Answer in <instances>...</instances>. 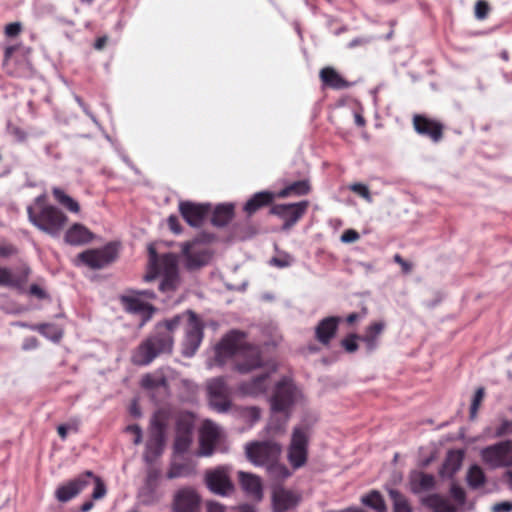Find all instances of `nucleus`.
I'll use <instances>...</instances> for the list:
<instances>
[{
  "label": "nucleus",
  "instance_id": "nucleus-1",
  "mask_svg": "<svg viewBox=\"0 0 512 512\" xmlns=\"http://www.w3.org/2000/svg\"><path fill=\"white\" fill-rule=\"evenodd\" d=\"M233 357L236 370L240 373H249L261 366L258 347L248 344L245 335L239 331H231L216 347V361L224 364L227 358Z\"/></svg>",
  "mask_w": 512,
  "mask_h": 512
},
{
  "label": "nucleus",
  "instance_id": "nucleus-2",
  "mask_svg": "<svg viewBox=\"0 0 512 512\" xmlns=\"http://www.w3.org/2000/svg\"><path fill=\"white\" fill-rule=\"evenodd\" d=\"M44 194L38 196L34 204L28 206V219L32 225L43 233L58 237L68 223L67 215L58 207L47 204Z\"/></svg>",
  "mask_w": 512,
  "mask_h": 512
},
{
  "label": "nucleus",
  "instance_id": "nucleus-3",
  "mask_svg": "<svg viewBox=\"0 0 512 512\" xmlns=\"http://www.w3.org/2000/svg\"><path fill=\"white\" fill-rule=\"evenodd\" d=\"M149 272L144 276L145 281H152L157 276L162 277L159 289L162 292H173L180 284L178 257L172 253L158 256L154 245H149Z\"/></svg>",
  "mask_w": 512,
  "mask_h": 512
},
{
  "label": "nucleus",
  "instance_id": "nucleus-4",
  "mask_svg": "<svg viewBox=\"0 0 512 512\" xmlns=\"http://www.w3.org/2000/svg\"><path fill=\"white\" fill-rule=\"evenodd\" d=\"M187 319V313L182 316L165 321L164 330L158 331L154 336L144 341L132 356V360L137 365H147L151 363L158 355L170 353L173 348V337L171 332L178 326L182 319Z\"/></svg>",
  "mask_w": 512,
  "mask_h": 512
},
{
  "label": "nucleus",
  "instance_id": "nucleus-5",
  "mask_svg": "<svg viewBox=\"0 0 512 512\" xmlns=\"http://www.w3.org/2000/svg\"><path fill=\"white\" fill-rule=\"evenodd\" d=\"M91 483L94 484L92 498L94 500L102 499L107 493L106 486L104 482L91 471H86L77 478L59 486L55 492V496L59 502H67L77 496Z\"/></svg>",
  "mask_w": 512,
  "mask_h": 512
},
{
  "label": "nucleus",
  "instance_id": "nucleus-6",
  "mask_svg": "<svg viewBox=\"0 0 512 512\" xmlns=\"http://www.w3.org/2000/svg\"><path fill=\"white\" fill-rule=\"evenodd\" d=\"M246 459L254 466L264 467L274 459H280L282 446L274 440H254L244 445Z\"/></svg>",
  "mask_w": 512,
  "mask_h": 512
},
{
  "label": "nucleus",
  "instance_id": "nucleus-7",
  "mask_svg": "<svg viewBox=\"0 0 512 512\" xmlns=\"http://www.w3.org/2000/svg\"><path fill=\"white\" fill-rule=\"evenodd\" d=\"M184 266L188 270H197L207 265L212 257L210 249L199 239L181 245Z\"/></svg>",
  "mask_w": 512,
  "mask_h": 512
},
{
  "label": "nucleus",
  "instance_id": "nucleus-8",
  "mask_svg": "<svg viewBox=\"0 0 512 512\" xmlns=\"http://www.w3.org/2000/svg\"><path fill=\"white\" fill-rule=\"evenodd\" d=\"M308 443L309 429L302 426L295 427L288 448V460L294 469H298L306 464Z\"/></svg>",
  "mask_w": 512,
  "mask_h": 512
},
{
  "label": "nucleus",
  "instance_id": "nucleus-9",
  "mask_svg": "<svg viewBox=\"0 0 512 512\" xmlns=\"http://www.w3.org/2000/svg\"><path fill=\"white\" fill-rule=\"evenodd\" d=\"M482 461L491 468L512 466V441H503L483 448Z\"/></svg>",
  "mask_w": 512,
  "mask_h": 512
},
{
  "label": "nucleus",
  "instance_id": "nucleus-10",
  "mask_svg": "<svg viewBox=\"0 0 512 512\" xmlns=\"http://www.w3.org/2000/svg\"><path fill=\"white\" fill-rule=\"evenodd\" d=\"M300 392L288 379H284L276 385L274 394L270 400L271 410L275 412H287L296 403Z\"/></svg>",
  "mask_w": 512,
  "mask_h": 512
},
{
  "label": "nucleus",
  "instance_id": "nucleus-11",
  "mask_svg": "<svg viewBox=\"0 0 512 512\" xmlns=\"http://www.w3.org/2000/svg\"><path fill=\"white\" fill-rule=\"evenodd\" d=\"M202 329V324L195 313L188 311L183 340V354L185 356L191 357L197 351L203 337Z\"/></svg>",
  "mask_w": 512,
  "mask_h": 512
},
{
  "label": "nucleus",
  "instance_id": "nucleus-12",
  "mask_svg": "<svg viewBox=\"0 0 512 512\" xmlns=\"http://www.w3.org/2000/svg\"><path fill=\"white\" fill-rule=\"evenodd\" d=\"M115 245L108 244L101 249H89L78 255V259L92 269H100L116 259Z\"/></svg>",
  "mask_w": 512,
  "mask_h": 512
},
{
  "label": "nucleus",
  "instance_id": "nucleus-13",
  "mask_svg": "<svg viewBox=\"0 0 512 512\" xmlns=\"http://www.w3.org/2000/svg\"><path fill=\"white\" fill-rule=\"evenodd\" d=\"M164 444V424L155 415L151 420L150 437L146 443V452L144 458L146 461L151 462L162 452Z\"/></svg>",
  "mask_w": 512,
  "mask_h": 512
},
{
  "label": "nucleus",
  "instance_id": "nucleus-14",
  "mask_svg": "<svg viewBox=\"0 0 512 512\" xmlns=\"http://www.w3.org/2000/svg\"><path fill=\"white\" fill-rule=\"evenodd\" d=\"M201 498L192 488L178 490L173 497L172 512H200Z\"/></svg>",
  "mask_w": 512,
  "mask_h": 512
},
{
  "label": "nucleus",
  "instance_id": "nucleus-15",
  "mask_svg": "<svg viewBox=\"0 0 512 512\" xmlns=\"http://www.w3.org/2000/svg\"><path fill=\"white\" fill-rule=\"evenodd\" d=\"M210 405L218 412H226L230 407L229 389L222 378L212 379L208 383Z\"/></svg>",
  "mask_w": 512,
  "mask_h": 512
},
{
  "label": "nucleus",
  "instance_id": "nucleus-16",
  "mask_svg": "<svg viewBox=\"0 0 512 512\" xmlns=\"http://www.w3.org/2000/svg\"><path fill=\"white\" fill-rule=\"evenodd\" d=\"M205 480L208 488L215 494L227 496L234 490L228 470L225 467H219L208 471L206 473Z\"/></svg>",
  "mask_w": 512,
  "mask_h": 512
},
{
  "label": "nucleus",
  "instance_id": "nucleus-17",
  "mask_svg": "<svg viewBox=\"0 0 512 512\" xmlns=\"http://www.w3.org/2000/svg\"><path fill=\"white\" fill-rule=\"evenodd\" d=\"M276 371L275 365H270L264 369V372L250 381L242 382L238 387V392L243 396L256 397L266 392L270 385V374Z\"/></svg>",
  "mask_w": 512,
  "mask_h": 512
},
{
  "label": "nucleus",
  "instance_id": "nucleus-18",
  "mask_svg": "<svg viewBox=\"0 0 512 512\" xmlns=\"http://www.w3.org/2000/svg\"><path fill=\"white\" fill-rule=\"evenodd\" d=\"M276 371L275 365H270L264 369V372L250 381L242 382L238 387V392L243 396L256 397L266 392L270 385V374Z\"/></svg>",
  "mask_w": 512,
  "mask_h": 512
},
{
  "label": "nucleus",
  "instance_id": "nucleus-19",
  "mask_svg": "<svg viewBox=\"0 0 512 512\" xmlns=\"http://www.w3.org/2000/svg\"><path fill=\"white\" fill-rule=\"evenodd\" d=\"M308 207L307 201L294 204H279L271 208L270 212L285 220L284 228L294 225L305 213Z\"/></svg>",
  "mask_w": 512,
  "mask_h": 512
},
{
  "label": "nucleus",
  "instance_id": "nucleus-20",
  "mask_svg": "<svg viewBox=\"0 0 512 512\" xmlns=\"http://www.w3.org/2000/svg\"><path fill=\"white\" fill-rule=\"evenodd\" d=\"M301 496L283 487H275L272 491L273 512H287L294 509L300 502Z\"/></svg>",
  "mask_w": 512,
  "mask_h": 512
},
{
  "label": "nucleus",
  "instance_id": "nucleus-21",
  "mask_svg": "<svg viewBox=\"0 0 512 512\" xmlns=\"http://www.w3.org/2000/svg\"><path fill=\"white\" fill-rule=\"evenodd\" d=\"M221 435V430L218 425L210 420L204 421L200 429V452L202 456H210L215 448V445Z\"/></svg>",
  "mask_w": 512,
  "mask_h": 512
},
{
  "label": "nucleus",
  "instance_id": "nucleus-22",
  "mask_svg": "<svg viewBox=\"0 0 512 512\" xmlns=\"http://www.w3.org/2000/svg\"><path fill=\"white\" fill-rule=\"evenodd\" d=\"M239 482L245 493L256 501L263 498V487L259 476L244 471L238 472Z\"/></svg>",
  "mask_w": 512,
  "mask_h": 512
},
{
  "label": "nucleus",
  "instance_id": "nucleus-23",
  "mask_svg": "<svg viewBox=\"0 0 512 512\" xmlns=\"http://www.w3.org/2000/svg\"><path fill=\"white\" fill-rule=\"evenodd\" d=\"M179 209L186 222L193 227L200 226L208 212L206 206L194 204L191 202H181Z\"/></svg>",
  "mask_w": 512,
  "mask_h": 512
},
{
  "label": "nucleus",
  "instance_id": "nucleus-24",
  "mask_svg": "<svg viewBox=\"0 0 512 512\" xmlns=\"http://www.w3.org/2000/svg\"><path fill=\"white\" fill-rule=\"evenodd\" d=\"M193 423L190 419H180L177 423V432L174 448L178 453H184L192 442Z\"/></svg>",
  "mask_w": 512,
  "mask_h": 512
},
{
  "label": "nucleus",
  "instance_id": "nucleus-25",
  "mask_svg": "<svg viewBox=\"0 0 512 512\" xmlns=\"http://www.w3.org/2000/svg\"><path fill=\"white\" fill-rule=\"evenodd\" d=\"M340 317H326L321 320L315 328V337L323 345H328L332 338H334Z\"/></svg>",
  "mask_w": 512,
  "mask_h": 512
},
{
  "label": "nucleus",
  "instance_id": "nucleus-26",
  "mask_svg": "<svg viewBox=\"0 0 512 512\" xmlns=\"http://www.w3.org/2000/svg\"><path fill=\"white\" fill-rule=\"evenodd\" d=\"M93 237V233L87 227L75 223L65 232L64 240L69 245L81 246L91 242Z\"/></svg>",
  "mask_w": 512,
  "mask_h": 512
},
{
  "label": "nucleus",
  "instance_id": "nucleus-27",
  "mask_svg": "<svg viewBox=\"0 0 512 512\" xmlns=\"http://www.w3.org/2000/svg\"><path fill=\"white\" fill-rule=\"evenodd\" d=\"M409 486L410 490L415 494L428 492L435 486V477L431 474L414 470L409 474Z\"/></svg>",
  "mask_w": 512,
  "mask_h": 512
},
{
  "label": "nucleus",
  "instance_id": "nucleus-28",
  "mask_svg": "<svg viewBox=\"0 0 512 512\" xmlns=\"http://www.w3.org/2000/svg\"><path fill=\"white\" fill-rule=\"evenodd\" d=\"M415 130L419 134L429 136L433 141L437 142L442 138V125L436 121L429 120L422 116H415L413 119Z\"/></svg>",
  "mask_w": 512,
  "mask_h": 512
},
{
  "label": "nucleus",
  "instance_id": "nucleus-29",
  "mask_svg": "<svg viewBox=\"0 0 512 512\" xmlns=\"http://www.w3.org/2000/svg\"><path fill=\"white\" fill-rule=\"evenodd\" d=\"M30 272L28 266H23L18 275H13L9 269L0 266V286L20 287L27 281Z\"/></svg>",
  "mask_w": 512,
  "mask_h": 512
},
{
  "label": "nucleus",
  "instance_id": "nucleus-30",
  "mask_svg": "<svg viewBox=\"0 0 512 512\" xmlns=\"http://www.w3.org/2000/svg\"><path fill=\"white\" fill-rule=\"evenodd\" d=\"M122 302L127 311L141 314L143 321L150 319L154 312V308L150 304L140 300L138 296H125L122 298Z\"/></svg>",
  "mask_w": 512,
  "mask_h": 512
},
{
  "label": "nucleus",
  "instance_id": "nucleus-31",
  "mask_svg": "<svg viewBox=\"0 0 512 512\" xmlns=\"http://www.w3.org/2000/svg\"><path fill=\"white\" fill-rule=\"evenodd\" d=\"M290 417V411L287 412H275L271 410V417L266 426L268 435L274 437L282 435L286 431V425Z\"/></svg>",
  "mask_w": 512,
  "mask_h": 512
},
{
  "label": "nucleus",
  "instance_id": "nucleus-32",
  "mask_svg": "<svg viewBox=\"0 0 512 512\" xmlns=\"http://www.w3.org/2000/svg\"><path fill=\"white\" fill-rule=\"evenodd\" d=\"M422 503L433 512H456V507L450 501L438 494H431L422 499Z\"/></svg>",
  "mask_w": 512,
  "mask_h": 512
},
{
  "label": "nucleus",
  "instance_id": "nucleus-33",
  "mask_svg": "<svg viewBox=\"0 0 512 512\" xmlns=\"http://www.w3.org/2000/svg\"><path fill=\"white\" fill-rule=\"evenodd\" d=\"M273 194L267 191L256 193L247 201L244 210L248 215L255 213L261 207L268 205L273 200Z\"/></svg>",
  "mask_w": 512,
  "mask_h": 512
},
{
  "label": "nucleus",
  "instance_id": "nucleus-34",
  "mask_svg": "<svg viewBox=\"0 0 512 512\" xmlns=\"http://www.w3.org/2000/svg\"><path fill=\"white\" fill-rule=\"evenodd\" d=\"M385 328L383 321L374 322L367 329L361 340L365 342L368 350H374L377 346L378 337L381 335Z\"/></svg>",
  "mask_w": 512,
  "mask_h": 512
},
{
  "label": "nucleus",
  "instance_id": "nucleus-35",
  "mask_svg": "<svg viewBox=\"0 0 512 512\" xmlns=\"http://www.w3.org/2000/svg\"><path fill=\"white\" fill-rule=\"evenodd\" d=\"M320 78L323 83L335 89L348 87V83L333 68L330 67H326L321 70Z\"/></svg>",
  "mask_w": 512,
  "mask_h": 512
},
{
  "label": "nucleus",
  "instance_id": "nucleus-36",
  "mask_svg": "<svg viewBox=\"0 0 512 512\" xmlns=\"http://www.w3.org/2000/svg\"><path fill=\"white\" fill-rule=\"evenodd\" d=\"M267 474L274 480H284L290 476V471L280 459H274L264 466Z\"/></svg>",
  "mask_w": 512,
  "mask_h": 512
},
{
  "label": "nucleus",
  "instance_id": "nucleus-37",
  "mask_svg": "<svg viewBox=\"0 0 512 512\" xmlns=\"http://www.w3.org/2000/svg\"><path fill=\"white\" fill-rule=\"evenodd\" d=\"M52 193L56 201L65 207L68 211L78 213L80 211L79 203L72 197L67 195L61 188L53 187Z\"/></svg>",
  "mask_w": 512,
  "mask_h": 512
},
{
  "label": "nucleus",
  "instance_id": "nucleus-38",
  "mask_svg": "<svg viewBox=\"0 0 512 512\" xmlns=\"http://www.w3.org/2000/svg\"><path fill=\"white\" fill-rule=\"evenodd\" d=\"M466 481L472 489L482 487L486 482V476L483 469L479 465H472L467 471Z\"/></svg>",
  "mask_w": 512,
  "mask_h": 512
},
{
  "label": "nucleus",
  "instance_id": "nucleus-39",
  "mask_svg": "<svg viewBox=\"0 0 512 512\" xmlns=\"http://www.w3.org/2000/svg\"><path fill=\"white\" fill-rule=\"evenodd\" d=\"M310 191L309 183L305 180L296 181L285 188H283L279 193L278 197L286 198L290 195H306Z\"/></svg>",
  "mask_w": 512,
  "mask_h": 512
},
{
  "label": "nucleus",
  "instance_id": "nucleus-40",
  "mask_svg": "<svg viewBox=\"0 0 512 512\" xmlns=\"http://www.w3.org/2000/svg\"><path fill=\"white\" fill-rule=\"evenodd\" d=\"M232 215V205H219L214 210L212 222L216 226H224L232 218Z\"/></svg>",
  "mask_w": 512,
  "mask_h": 512
},
{
  "label": "nucleus",
  "instance_id": "nucleus-41",
  "mask_svg": "<svg viewBox=\"0 0 512 512\" xmlns=\"http://www.w3.org/2000/svg\"><path fill=\"white\" fill-rule=\"evenodd\" d=\"M361 502L377 512H384L386 510V505L381 494L375 490L362 496Z\"/></svg>",
  "mask_w": 512,
  "mask_h": 512
},
{
  "label": "nucleus",
  "instance_id": "nucleus-42",
  "mask_svg": "<svg viewBox=\"0 0 512 512\" xmlns=\"http://www.w3.org/2000/svg\"><path fill=\"white\" fill-rule=\"evenodd\" d=\"M388 493L393 501L394 512H411V507L402 494L394 489H389Z\"/></svg>",
  "mask_w": 512,
  "mask_h": 512
},
{
  "label": "nucleus",
  "instance_id": "nucleus-43",
  "mask_svg": "<svg viewBox=\"0 0 512 512\" xmlns=\"http://www.w3.org/2000/svg\"><path fill=\"white\" fill-rule=\"evenodd\" d=\"M31 328L39 331L45 337L53 341H58L62 337V331L53 324H40L32 326Z\"/></svg>",
  "mask_w": 512,
  "mask_h": 512
},
{
  "label": "nucleus",
  "instance_id": "nucleus-44",
  "mask_svg": "<svg viewBox=\"0 0 512 512\" xmlns=\"http://www.w3.org/2000/svg\"><path fill=\"white\" fill-rule=\"evenodd\" d=\"M260 416V409L255 406L245 407L240 410V417L250 426L259 421Z\"/></svg>",
  "mask_w": 512,
  "mask_h": 512
},
{
  "label": "nucleus",
  "instance_id": "nucleus-45",
  "mask_svg": "<svg viewBox=\"0 0 512 512\" xmlns=\"http://www.w3.org/2000/svg\"><path fill=\"white\" fill-rule=\"evenodd\" d=\"M485 390L483 387H479L472 399L471 407H470V419H475L477 416L478 409L484 399Z\"/></svg>",
  "mask_w": 512,
  "mask_h": 512
},
{
  "label": "nucleus",
  "instance_id": "nucleus-46",
  "mask_svg": "<svg viewBox=\"0 0 512 512\" xmlns=\"http://www.w3.org/2000/svg\"><path fill=\"white\" fill-rule=\"evenodd\" d=\"M350 190L364 198L367 202H372V197L367 185L362 183H354L350 185Z\"/></svg>",
  "mask_w": 512,
  "mask_h": 512
},
{
  "label": "nucleus",
  "instance_id": "nucleus-47",
  "mask_svg": "<svg viewBox=\"0 0 512 512\" xmlns=\"http://www.w3.org/2000/svg\"><path fill=\"white\" fill-rule=\"evenodd\" d=\"M461 462L462 456L460 454L450 453L447 458L446 466L450 469L451 473H455L460 468Z\"/></svg>",
  "mask_w": 512,
  "mask_h": 512
},
{
  "label": "nucleus",
  "instance_id": "nucleus-48",
  "mask_svg": "<svg viewBox=\"0 0 512 512\" xmlns=\"http://www.w3.org/2000/svg\"><path fill=\"white\" fill-rule=\"evenodd\" d=\"M125 432L129 433L133 436L132 442L135 445H139L142 442L143 434H142V429L140 428L139 425H137V424L129 425L125 428Z\"/></svg>",
  "mask_w": 512,
  "mask_h": 512
},
{
  "label": "nucleus",
  "instance_id": "nucleus-49",
  "mask_svg": "<svg viewBox=\"0 0 512 512\" xmlns=\"http://www.w3.org/2000/svg\"><path fill=\"white\" fill-rule=\"evenodd\" d=\"M450 494L456 502H458L461 505L464 504L466 499V493L462 487L453 484L450 489Z\"/></svg>",
  "mask_w": 512,
  "mask_h": 512
},
{
  "label": "nucleus",
  "instance_id": "nucleus-50",
  "mask_svg": "<svg viewBox=\"0 0 512 512\" xmlns=\"http://www.w3.org/2000/svg\"><path fill=\"white\" fill-rule=\"evenodd\" d=\"M185 472H186L185 466L180 465V464H173L167 473V477L169 479H175V478L184 476Z\"/></svg>",
  "mask_w": 512,
  "mask_h": 512
},
{
  "label": "nucleus",
  "instance_id": "nucleus-51",
  "mask_svg": "<svg viewBox=\"0 0 512 512\" xmlns=\"http://www.w3.org/2000/svg\"><path fill=\"white\" fill-rule=\"evenodd\" d=\"M489 12V6L485 1L479 0L475 5V16L477 19L486 18Z\"/></svg>",
  "mask_w": 512,
  "mask_h": 512
},
{
  "label": "nucleus",
  "instance_id": "nucleus-52",
  "mask_svg": "<svg viewBox=\"0 0 512 512\" xmlns=\"http://www.w3.org/2000/svg\"><path fill=\"white\" fill-rule=\"evenodd\" d=\"M359 337L357 335H350L349 337L342 340V346L348 351V352H354L357 350L358 345L356 343V340Z\"/></svg>",
  "mask_w": 512,
  "mask_h": 512
},
{
  "label": "nucleus",
  "instance_id": "nucleus-53",
  "mask_svg": "<svg viewBox=\"0 0 512 512\" xmlns=\"http://www.w3.org/2000/svg\"><path fill=\"white\" fill-rule=\"evenodd\" d=\"M510 433H512V421L503 420L501 425L496 429L494 436L500 437Z\"/></svg>",
  "mask_w": 512,
  "mask_h": 512
},
{
  "label": "nucleus",
  "instance_id": "nucleus-54",
  "mask_svg": "<svg viewBox=\"0 0 512 512\" xmlns=\"http://www.w3.org/2000/svg\"><path fill=\"white\" fill-rule=\"evenodd\" d=\"M22 26L19 22H13L5 27V34L8 37H15L21 32Z\"/></svg>",
  "mask_w": 512,
  "mask_h": 512
},
{
  "label": "nucleus",
  "instance_id": "nucleus-55",
  "mask_svg": "<svg viewBox=\"0 0 512 512\" xmlns=\"http://www.w3.org/2000/svg\"><path fill=\"white\" fill-rule=\"evenodd\" d=\"M358 239H359V234L355 230H352V229L346 230L341 235V241L344 243H352V242L357 241Z\"/></svg>",
  "mask_w": 512,
  "mask_h": 512
},
{
  "label": "nucleus",
  "instance_id": "nucleus-56",
  "mask_svg": "<svg viewBox=\"0 0 512 512\" xmlns=\"http://www.w3.org/2000/svg\"><path fill=\"white\" fill-rule=\"evenodd\" d=\"M292 262V259L290 256H283V257H274L272 258L271 260V263L277 267H280V268H283V267H287L291 264Z\"/></svg>",
  "mask_w": 512,
  "mask_h": 512
},
{
  "label": "nucleus",
  "instance_id": "nucleus-57",
  "mask_svg": "<svg viewBox=\"0 0 512 512\" xmlns=\"http://www.w3.org/2000/svg\"><path fill=\"white\" fill-rule=\"evenodd\" d=\"M512 511V502L504 501L496 503L492 507V512H510Z\"/></svg>",
  "mask_w": 512,
  "mask_h": 512
},
{
  "label": "nucleus",
  "instance_id": "nucleus-58",
  "mask_svg": "<svg viewBox=\"0 0 512 512\" xmlns=\"http://www.w3.org/2000/svg\"><path fill=\"white\" fill-rule=\"evenodd\" d=\"M394 261L401 266V268H402L404 273H410L411 272V270H412L411 263H409L406 260H404L399 254H396L394 256Z\"/></svg>",
  "mask_w": 512,
  "mask_h": 512
},
{
  "label": "nucleus",
  "instance_id": "nucleus-59",
  "mask_svg": "<svg viewBox=\"0 0 512 512\" xmlns=\"http://www.w3.org/2000/svg\"><path fill=\"white\" fill-rule=\"evenodd\" d=\"M68 430H77V424H69V425H60L57 428L58 434L62 439H65L67 436Z\"/></svg>",
  "mask_w": 512,
  "mask_h": 512
},
{
  "label": "nucleus",
  "instance_id": "nucleus-60",
  "mask_svg": "<svg viewBox=\"0 0 512 512\" xmlns=\"http://www.w3.org/2000/svg\"><path fill=\"white\" fill-rule=\"evenodd\" d=\"M207 512H226V510L220 503L210 501L207 503Z\"/></svg>",
  "mask_w": 512,
  "mask_h": 512
},
{
  "label": "nucleus",
  "instance_id": "nucleus-61",
  "mask_svg": "<svg viewBox=\"0 0 512 512\" xmlns=\"http://www.w3.org/2000/svg\"><path fill=\"white\" fill-rule=\"evenodd\" d=\"M168 225L174 233H176V234L180 233V227H179L178 219L176 216H170L168 218Z\"/></svg>",
  "mask_w": 512,
  "mask_h": 512
},
{
  "label": "nucleus",
  "instance_id": "nucleus-62",
  "mask_svg": "<svg viewBox=\"0 0 512 512\" xmlns=\"http://www.w3.org/2000/svg\"><path fill=\"white\" fill-rule=\"evenodd\" d=\"M30 293L37 296L38 298L45 297V292L38 285L35 284L30 287Z\"/></svg>",
  "mask_w": 512,
  "mask_h": 512
},
{
  "label": "nucleus",
  "instance_id": "nucleus-63",
  "mask_svg": "<svg viewBox=\"0 0 512 512\" xmlns=\"http://www.w3.org/2000/svg\"><path fill=\"white\" fill-rule=\"evenodd\" d=\"M12 133L20 141H23L26 138V133L23 130H21L20 128H17V127L12 128Z\"/></svg>",
  "mask_w": 512,
  "mask_h": 512
},
{
  "label": "nucleus",
  "instance_id": "nucleus-64",
  "mask_svg": "<svg viewBox=\"0 0 512 512\" xmlns=\"http://www.w3.org/2000/svg\"><path fill=\"white\" fill-rule=\"evenodd\" d=\"M130 413L134 416V417H140L141 416V411L137 405V403L134 401L132 404H131V407H130Z\"/></svg>",
  "mask_w": 512,
  "mask_h": 512
}]
</instances>
